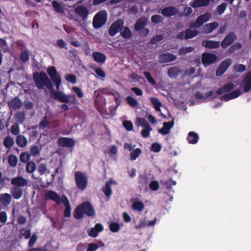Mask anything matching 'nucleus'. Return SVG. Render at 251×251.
Listing matches in <instances>:
<instances>
[{"label": "nucleus", "mask_w": 251, "mask_h": 251, "mask_svg": "<svg viewBox=\"0 0 251 251\" xmlns=\"http://www.w3.org/2000/svg\"><path fill=\"white\" fill-rule=\"evenodd\" d=\"M36 168L35 163L33 161H30L27 163L25 170L28 173L31 174L35 171Z\"/></svg>", "instance_id": "79ce46f5"}, {"label": "nucleus", "mask_w": 251, "mask_h": 251, "mask_svg": "<svg viewBox=\"0 0 251 251\" xmlns=\"http://www.w3.org/2000/svg\"><path fill=\"white\" fill-rule=\"evenodd\" d=\"M75 180L78 188L84 191L88 185V178L86 175L82 172L77 171L75 173Z\"/></svg>", "instance_id": "20e7f679"}, {"label": "nucleus", "mask_w": 251, "mask_h": 251, "mask_svg": "<svg viewBox=\"0 0 251 251\" xmlns=\"http://www.w3.org/2000/svg\"><path fill=\"white\" fill-rule=\"evenodd\" d=\"M199 34V32L197 30H192L190 29H187L185 31V40L193 38L198 35Z\"/></svg>", "instance_id": "e433bc0d"}, {"label": "nucleus", "mask_w": 251, "mask_h": 251, "mask_svg": "<svg viewBox=\"0 0 251 251\" xmlns=\"http://www.w3.org/2000/svg\"><path fill=\"white\" fill-rule=\"evenodd\" d=\"M144 76L147 78L148 81L150 82L153 86L157 85V83L154 78L151 75L150 73L148 72H144L143 73Z\"/></svg>", "instance_id": "3c124183"}, {"label": "nucleus", "mask_w": 251, "mask_h": 251, "mask_svg": "<svg viewBox=\"0 0 251 251\" xmlns=\"http://www.w3.org/2000/svg\"><path fill=\"white\" fill-rule=\"evenodd\" d=\"M99 246L95 243H90L87 249V251H96L98 248Z\"/></svg>", "instance_id": "774afa93"}, {"label": "nucleus", "mask_w": 251, "mask_h": 251, "mask_svg": "<svg viewBox=\"0 0 251 251\" xmlns=\"http://www.w3.org/2000/svg\"><path fill=\"white\" fill-rule=\"evenodd\" d=\"M152 130V128L151 126H147V127H144V128L141 131V135L143 137L145 138H148L150 135V132Z\"/></svg>", "instance_id": "864d4df0"}, {"label": "nucleus", "mask_w": 251, "mask_h": 251, "mask_svg": "<svg viewBox=\"0 0 251 251\" xmlns=\"http://www.w3.org/2000/svg\"><path fill=\"white\" fill-rule=\"evenodd\" d=\"M194 50V48L192 47H182L179 50V54L183 55L187 53L191 52Z\"/></svg>", "instance_id": "de8ad7c7"}, {"label": "nucleus", "mask_w": 251, "mask_h": 251, "mask_svg": "<svg viewBox=\"0 0 251 251\" xmlns=\"http://www.w3.org/2000/svg\"><path fill=\"white\" fill-rule=\"evenodd\" d=\"M7 103L10 109L16 110L21 107L23 102L18 97H16L9 101Z\"/></svg>", "instance_id": "dca6fc26"}, {"label": "nucleus", "mask_w": 251, "mask_h": 251, "mask_svg": "<svg viewBox=\"0 0 251 251\" xmlns=\"http://www.w3.org/2000/svg\"><path fill=\"white\" fill-rule=\"evenodd\" d=\"M75 13L79 16L82 19L87 18L89 12L86 7L83 5L77 6L75 9Z\"/></svg>", "instance_id": "aec40b11"}, {"label": "nucleus", "mask_w": 251, "mask_h": 251, "mask_svg": "<svg viewBox=\"0 0 251 251\" xmlns=\"http://www.w3.org/2000/svg\"><path fill=\"white\" fill-rule=\"evenodd\" d=\"M11 182L15 187H19V188L25 186L28 184L27 180L22 176H18L12 178Z\"/></svg>", "instance_id": "a211bd4d"}, {"label": "nucleus", "mask_w": 251, "mask_h": 251, "mask_svg": "<svg viewBox=\"0 0 251 251\" xmlns=\"http://www.w3.org/2000/svg\"><path fill=\"white\" fill-rule=\"evenodd\" d=\"M18 162V157L14 154L10 155L8 158V162L10 166L15 167L17 166Z\"/></svg>", "instance_id": "58836bf2"}, {"label": "nucleus", "mask_w": 251, "mask_h": 251, "mask_svg": "<svg viewBox=\"0 0 251 251\" xmlns=\"http://www.w3.org/2000/svg\"><path fill=\"white\" fill-rule=\"evenodd\" d=\"M45 198L46 200H52L58 204H60L62 202V199H61L60 196L52 190H49L46 193Z\"/></svg>", "instance_id": "4468645a"}, {"label": "nucleus", "mask_w": 251, "mask_h": 251, "mask_svg": "<svg viewBox=\"0 0 251 251\" xmlns=\"http://www.w3.org/2000/svg\"><path fill=\"white\" fill-rule=\"evenodd\" d=\"M65 79L67 81L71 82L72 84H75L77 82L76 76L73 74H69L65 77Z\"/></svg>", "instance_id": "052dcab7"}, {"label": "nucleus", "mask_w": 251, "mask_h": 251, "mask_svg": "<svg viewBox=\"0 0 251 251\" xmlns=\"http://www.w3.org/2000/svg\"><path fill=\"white\" fill-rule=\"evenodd\" d=\"M41 148L37 145L32 146L30 149V152L32 156H36L38 155L41 151Z\"/></svg>", "instance_id": "49530a36"}, {"label": "nucleus", "mask_w": 251, "mask_h": 251, "mask_svg": "<svg viewBox=\"0 0 251 251\" xmlns=\"http://www.w3.org/2000/svg\"><path fill=\"white\" fill-rule=\"evenodd\" d=\"M148 23V19L145 17L139 18L136 21L134 25V29L137 31L141 30L144 28Z\"/></svg>", "instance_id": "4be33fe9"}, {"label": "nucleus", "mask_w": 251, "mask_h": 251, "mask_svg": "<svg viewBox=\"0 0 251 251\" xmlns=\"http://www.w3.org/2000/svg\"><path fill=\"white\" fill-rule=\"evenodd\" d=\"M3 146L7 149H11L14 144V140L10 136H7L4 138L3 141Z\"/></svg>", "instance_id": "72a5a7b5"}, {"label": "nucleus", "mask_w": 251, "mask_h": 251, "mask_svg": "<svg viewBox=\"0 0 251 251\" xmlns=\"http://www.w3.org/2000/svg\"><path fill=\"white\" fill-rule=\"evenodd\" d=\"M30 159V155L26 152H22L20 155V160L21 162L25 163Z\"/></svg>", "instance_id": "603ef678"}, {"label": "nucleus", "mask_w": 251, "mask_h": 251, "mask_svg": "<svg viewBox=\"0 0 251 251\" xmlns=\"http://www.w3.org/2000/svg\"><path fill=\"white\" fill-rule=\"evenodd\" d=\"M106 91L107 89L105 88H100L96 90L94 93V95L95 97L98 98L100 97V95L106 94Z\"/></svg>", "instance_id": "0e129e2a"}, {"label": "nucleus", "mask_w": 251, "mask_h": 251, "mask_svg": "<svg viewBox=\"0 0 251 251\" xmlns=\"http://www.w3.org/2000/svg\"><path fill=\"white\" fill-rule=\"evenodd\" d=\"M20 59L23 62H25L29 60V55L27 51H24L21 52Z\"/></svg>", "instance_id": "69168bd1"}, {"label": "nucleus", "mask_w": 251, "mask_h": 251, "mask_svg": "<svg viewBox=\"0 0 251 251\" xmlns=\"http://www.w3.org/2000/svg\"><path fill=\"white\" fill-rule=\"evenodd\" d=\"M113 182L112 179L109 180L106 182L105 186L102 189V191L106 197H110L112 194V190L111 188V185Z\"/></svg>", "instance_id": "2f4dec72"}, {"label": "nucleus", "mask_w": 251, "mask_h": 251, "mask_svg": "<svg viewBox=\"0 0 251 251\" xmlns=\"http://www.w3.org/2000/svg\"><path fill=\"white\" fill-rule=\"evenodd\" d=\"M164 18L159 15H154L151 16V21L155 24H158L163 22Z\"/></svg>", "instance_id": "8fccbe9b"}, {"label": "nucleus", "mask_w": 251, "mask_h": 251, "mask_svg": "<svg viewBox=\"0 0 251 251\" xmlns=\"http://www.w3.org/2000/svg\"><path fill=\"white\" fill-rule=\"evenodd\" d=\"M232 63L231 59L228 58L223 61L217 69L216 75L217 76H222L230 67Z\"/></svg>", "instance_id": "9d476101"}, {"label": "nucleus", "mask_w": 251, "mask_h": 251, "mask_svg": "<svg viewBox=\"0 0 251 251\" xmlns=\"http://www.w3.org/2000/svg\"><path fill=\"white\" fill-rule=\"evenodd\" d=\"M178 12V8L175 6H170L164 7L159 12L165 17H171L177 14Z\"/></svg>", "instance_id": "f8f14e48"}, {"label": "nucleus", "mask_w": 251, "mask_h": 251, "mask_svg": "<svg viewBox=\"0 0 251 251\" xmlns=\"http://www.w3.org/2000/svg\"><path fill=\"white\" fill-rule=\"evenodd\" d=\"M13 197L16 200L20 199L23 195V190L19 187H14L11 190Z\"/></svg>", "instance_id": "473e14b6"}, {"label": "nucleus", "mask_w": 251, "mask_h": 251, "mask_svg": "<svg viewBox=\"0 0 251 251\" xmlns=\"http://www.w3.org/2000/svg\"><path fill=\"white\" fill-rule=\"evenodd\" d=\"M242 84H244V91L245 93L248 92L251 89V71L246 74Z\"/></svg>", "instance_id": "6ab92c4d"}, {"label": "nucleus", "mask_w": 251, "mask_h": 251, "mask_svg": "<svg viewBox=\"0 0 251 251\" xmlns=\"http://www.w3.org/2000/svg\"><path fill=\"white\" fill-rule=\"evenodd\" d=\"M124 127L127 131H131L133 129V126L130 121H125L123 123Z\"/></svg>", "instance_id": "13d9d810"}, {"label": "nucleus", "mask_w": 251, "mask_h": 251, "mask_svg": "<svg viewBox=\"0 0 251 251\" xmlns=\"http://www.w3.org/2000/svg\"><path fill=\"white\" fill-rule=\"evenodd\" d=\"M124 25V21L123 19H118L115 21L110 25L109 29V35L113 37L123 29Z\"/></svg>", "instance_id": "6e6552de"}, {"label": "nucleus", "mask_w": 251, "mask_h": 251, "mask_svg": "<svg viewBox=\"0 0 251 251\" xmlns=\"http://www.w3.org/2000/svg\"><path fill=\"white\" fill-rule=\"evenodd\" d=\"M37 240V236L35 234H33L30 237V239L28 241V246L29 248H31L34 246L35 243Z\"/></svg>", "instance_id": "680f3d73"}, {"label": "nucleus", "mask_w": 251, "mask_h": 251, "mask_svg": "<svg viewBox=\"0 0 251 251\" xmlns=\"http://www.w3.org/2000/svg\"><path fill=\"white\" fill-rule=\"evenodd\" d=\"M62 202L65 206V209L63 213L64 217L66 218H70L71 216L70 203L67 197L64 195L62 196Z\"/></svg>", "instance_id": "2eb2a0df"}, {"label": "nucleus", "mask_w": 251, "mask_h": 251, "mask_svg": "<svg viewBox=\"0 0 251 251\" xmlns=\"http://www.w3.org/2000/svg\"><path fill=\"white\" fill-rule=\"evenodd\" d=\"M12 196L8 193H2L0 195V203L3 207L8 206L11 202Z\"/></svg>", "instance_id": "412c9836"}, {"label": "nucleus", "mask_w": 251, "mask_h": 251, "mask_svg": "<svg viewBox=\"0 0 251 251\" xmlns=\"http://www.w3.org/2000/svg\"><path fill=\"white\" fill-rule=\"evenodd\" d=\"M237 39V36L234 32H231L227 34L221 42V46L222 48L226 49L232 44Z\"/></svg>", "instance_id": "1a4fd4ad"}, {"label": "nucleus", "mask_w": 251, "mask_h": 251, "mask_svg": "<svg viewBox=\"0 0 251 251\" xmlns=\"http://www.w3.org/2000/svg\"><path fill=\"white\" fill-rule=\"evenodd\" d=\"M15 119L16 123L23 124L25 120V114L24 112H18L15 114Z\"/></svg>", "instance_id": "c9c22d12"}, {"label": "nucleus", "mask_w": 251, "mask_h": 251, "mask_svg": "<svg viewBox=\"0 0 251 251\" xmlns=\"http://www.w3.org/2000/svg\"><path fill=\"white\" fill-rule=\"evenodd\" d=\"M163 39V36L162 34H160L159 35H156L153 37L151 40V43L152 44H155L158 42L162 40Z\"/></svg>", "instance_id": "338daca9"}, {"label": "nucleus", "mask_w": 251, "mask_h": 251, "mask_svg": "<svg viewBox=\"0 0 251 251\" xmlns=\"http://www.w3.org/2000/svg\"><path fill=\"white\" fill-rule=\"evenodd\" d=\"M33 79L37 88L43 89L46 87L51 90V97L60 102L74 103L75 100L74 95H67L61 91H54L51 80L47 75L43 71L34 73L33 75Z\"/></svg>", "instance_id": "f257e3e1"}, {"label": "nucleus", "mask_w": 251, "mask_h": 251, "mask_svg": "<svg viewBox=\"0 0 251 251\" xmlns=\"http://www.w3.org/2000/svg\"><path fill=\"white\" fill-rule=\"evenodd\" d=\"M218 26L219 24L216 22L207 24L203 27L204 32L207 34L210 33Z\"/></svg>", "instance_id": "cd10ccee"}, {"label": "nucleus", "mask_w": 251, "mask_h": 251, "mask_svg": "<svg viewBox=\"0 0 251 251\" xmlns=\"http://www.w3.org/2000/svg\"><path fill=\"white\" fill-rule=\"evenodd\" d=\"M141 150L139 148H136L135 150L132 151L130 154V160H135L141 154Z\"/></svg>", "instance_id": "a18cd8bd"}, {"label": "nucleus", "mask_w": 251, "mask_h": 251, "mask_svg": "<svg viewBox=\"0 0 251 251\" xmlns=\"http://www.w3.org/2000/svg\"><path fill=\"white\" fill-rule=\"evenodd\" d=\"M10 131L13 135L18 136L20 133V128L18 123L14 124L10 127Z\"/></svg>", "instance_id": "37998d69"}, {"label": "nucleus", "mask_w": 251, "mask_h": 251, "mask_svg": "<svg viewBox=\"0 0 251 251\" xmlns=\"http://www.w3.org/2000/svg\"><path fill=\"white\" fill-rule=\"evenodd\" d=\"M37 170L40 175L42 176L47 173L48 171L47 166L46 164L41 163L38 166Z\"/></svg>", "instance_id": "5fc2aeb1"}, {"label": "nucleus", "mask_w": 251, "mask_h": 251, "mask_svg": "<svg viewBox=\"0 0 251 251\" xmlns=\"http://www.w3.org/2000/svg\"><path fill=\"white\" fill-rule=\"evenodd\" d=\"M218 60L216 55L210 52H203L201 54V63L205 67L214 64Z\"/></svg>", "instance_id": "0eeeda50"}, {"label": "nucleus", "mask_w": 251, "mask_h": 251, "mask_svg": "<svg viewBox=\"0 0 251 251\" xmlns=\"http://www.w3.org/2000/svg\"><path fill=\"white\" fill-rule=\"evenodd\" d=\"M180 72V69L177 67H172L168 69L167 74L171 78L177 77Z\"/></svg>", "instance_id": "7c9ffc66"}, {"label": "nucleus", "mask_w": 251, "mask_h": 251, "mask_svg": "<svg viewBox=\"0 0 251 251\" xmlns=\"http://www.w3.org/2000/svg\"><path fill=\"white\" fill-rule=\"evenodd\" d=\"M49 123L50 121L48 118L45 116L39 123V126L40 127H41L43 128H45L48 126Z\"/></svg>", "instance_id": "6e6d98bb"}, {"label": "nucleus", "mask_w": 251, "mask_h": 251, "mask_svg": "<svg viewBox=\"0 0 251 251\" xmlns=\"http://www.w3.org/2000/svg\"><path fill=\"white\" fill-rule=\"evenodd\" d=\"M92 57L95 61L101 64L105 62L106 59V56L104 53L98 51L93 52Z\"/></svg>", "instance_id": "393cba45"}, {"label": "nucleus", "mask_w": 251, "mask_h": 251, "mask_svg": "<svg viewBox=\"0 0 251 251\" xmlns=\"http://www.w3.org/2000/svg\"><path fill=\"white\" fill-rule=\"evenodd\" d=\"M151 102L153 105L154 108L157 111L159 112L161 111L160 107L161 106V103L157 98L154 97L151 98Z\"/></svg>", "instance_id": "ea45409f"}, {"label": "nucleus", "mask_w": 251, "mask_h": 251, "mask_svg": "<svg viewBox=\"0 0 251 251\" xmlns=\"http://www.w3.org/2000/svg\"><path fill=\"white\" fill-rule=\"evenodd\" d=\"M163 125V126L158 130V132L162 135H166L170 132L171 129L174 126V120L171 122H164Z\"/></svg>", "instance_id": "5701e85b"}, {"label": "nucleus", "mask_w": 251, "mask_h": 251, "mask_svg": "<svg viewBox=\"0 0 251 251\" xmlns=\"http://www.w3.org/2000/svg\"><path fill=\"white\" fill-rule=\"evenodd\" d=\"M187 139L188 142L191 144H196L199 139V137L198 134L196 133L190 131L189 132L188 134V136L187 137Z\"/></svg>", "instance_id": "c85d7f7f"}, {"label": "nucleus", "mask_w": 251, "mask_h": 251, "mask_svg": "<svg viewBox=\"0 0 251 251\" xmlns=\"http://www.w3.org/2000/svg\"><path fill=\"white\" fill-rule=\"evenodd\" d=\"M227 7V4L226 3H222L221 4L218 5L217 8V11L219 14H222L226 10Z\"/></svg>", "instance_id": "4d7b16f0"}, {"label": "nucleus", "mask_w": 251, "mask_h": 251, "mask_svg": "<svg viewBox=\"0 0 251 251\" xmlns=\"http://www.w3.org/2000/svg\"><path fill=\"white\" fill-rule=\"evenodd\" d=\"M211 16L210 13L207 12L199 16L195 22L190 23L189 25L190 28H198L205 23L209 20Z\"/></svg>", "instance_id": "423d86ee"}, {"label": "nucleus", "mask_w": 251, "mask_h": 251, "mask_svg": "<svg viewBox=\"0 0 251 251\" xmlns=\"http://www.w3.org/2000/svg\"><path fill=\"white\" fill-rule=\"evenodd\" d=\"M145 205L143 202L137 201L134 202L132 205V208L136 211H142L144 208Z\"/></svg>", "instance_id": "a19ab883"}, {"label": "nucleus", "mask_w": 251, "mask_h": 251, "mask_svg": "<svg viewBox=\"0 0 251 251\" xmlns=\"http://www.w3.org/2000/svg\"><path fill=\"white\" fill-rule=\"evenodd\" d=\"M126 102L127 104L132 107H136L138 104V101L131 96H127L126 98Z\"/></svg>", "instance_id": "c03bdc74"}, {"label": "nucleus", "mask_w": 251, "mask_h": 251, "mask_svg": "<svg viewBox=\"0 0 251 251\" xmlns=\"http://www.w3.org/2000/svg\"><path fill=\"white\" fill-rule=\"evenodd\" d=\"M47 73L50 76L52 81L54 84L57 90H59L61 84L60 75L58 74L56 68L52 66L48 68Z\"/></svg>", "instance_id": "39448f33"}, {"label": "nucleus", "mask_w": 251, "mask_h": 251, "mask_svg": "<svg viewBox=\"0 0 251 251\" xmlns=\"http://www.w3.org/2000/svg\"><path fill=\"white\" fill-rule=\"evenodd\" d=\"M202 45L209 49H216L220 47L221 44L219 41L206 40L202 42Z\"/></svg>", "instance_id": "b1692460"}, {"label": "nucleus", "mask_w": 251, "mask_h": 251, "mask_svg": "<svg viewBox=\"0 0 251 251\" xmlns=\"http://www.w3.org/2000/svg\"><path fill=\"white\" fill-rule=\"evenodd\" d=\"M149 187L151 190L156 191L158 190L159 188V183L156 180H153L150 183Z\"/></svg>", "instance_id": "bf43d9fd"}, {"label": "nucleus", "mask_w": 251, "mask_h": 251, "mask_svg": "<svg viewBox=\"0 0 251 251\" xmlns=\"http://www.w3.org/2000/svg\"><path fill=\"white\" fill-rule=\"evenodd\" d=\"M16 143L19 147L24 148L27 145V140L24 135H19L16 137Z\"/></svg>", "instance_id": "c756f323"}, {"label": "nucleus", "mask_w": 251, "mask_h": 251, "mask_svg": "<svg viewBox=\"0 0 251 251\" xmlns=\"http://www.w3.org/2000/svg\"><path fill=\"white\" fill-rule=\"evenodd\" d=\"M51 4L52 7L54 8V10L57 12L59 13H64V9L62 5L56 0H53L51 2Z\"/></svg>", "instance_id": "f704fd0d"}, {"label": "nucleus", "mask_w": 251, "mask_h": 251, "mask_svg": "<svg viewBox=\"0 0 251 251\" xmlns=\"http://www.w3.org/2000/svg\"><path fill=\"white\" fill-rule=\"evenodd\" d=\"M85 215L91 217L96 215V211L93 204L88 201L83 202L77 205L73 213V216L76 220L82 219Z\"/></svg>", "instance_id": "f03ea898"}, {"label": "nucleus", "mask_w": 251, "mask_h": 251, "mask_svg": "<svg viewBox=\"0 0 251 251\" xmlns=\"http://www.w3.org/2000/svg\"><path fill=\"white\" fill-rule=\"evenodd\" d=\"M210 0H194L190 3V5L194 8L205 7L209 5Z\"/></svg>", "instance_id": "a878e982"}, {"label": "nucleus", "mask_w": 251, "mask_h": 251, "mask_svg": "<svg viewBox=\"0 0 251 251\" xmlns=\"http://www.w3.org/2000/svg\"><path fill=\"white\" fill-rule=\"evenodd\" d=\"M123 30L121 31V35L125 39H129L132 36V32L127 26H123Z\"/></svg>", "instance_id": "4c0bfd02"}, {"label": "nucleus", "mask_w": 251, "mask_h": 251, "mask_svg": "<svg viewBox=\"0 0 251 251\" xmlns=\"http://www.w3.org/2000/svg\"><path fill=\"white\" fill-rule=\"evenodd\" d=\"M176 56L170 52L160 54L158 56V61L160 63H166L174 61L176 59Z\"/></svg>", "instance_id": "ddd939ff"}, {"label": "nucleus", "mask_w": 251, "mask_h": 251, "mask_svg": "<svg viewBox=\"0 0 251 251\" xmlns=\"http://www.w3.org/2000/svg\"><path fill=\"white\" fill-rule=\"evenodd\" d=\"M107 19V14L106 10H103L99 12L93 18V27L96 29L100 28L105 24Z\"/></svg>", "instance_id": "7ed1b4c3"}, {"label": "nucleus", "mask_w": 251, "mask_h": 251, "mask_svg": "<svg viewBox=\"0 0 251 251\" xmlns=\"http://www.w3.org/2000/svg\"><path fill=\"white\" fill-rule=\"evenodd\" d=\"M57 143L59 146L63 147L73 148L75 146V141L71 138L60 137L58 139Z\"/></svg>", "instance_id": "9b49d317"}, {"label": "nucleus", "mask_w": 251, "mask_h": 251, "mask_svg": "<svg viewBox=\"0 0 251 251\" xmlns=\"http://www.w3.org/2000/svg\"><path fill=\"white\" fill-rule=\"evenodd\" d=\"M234 85L232 83H228L224 85L223 87L220 88L216 91L218 95H221L224 93H228L234 88Z\"/></svg>", "instance_id": "bb28decb"}, {"label": "nucleus", "mask_w": 251, "mask_h": 251, "mask_svg": "<svg viewBox=\"0 0 251 251\" xmlns=\"http://www.w3.org/2000/svg\"><path fill=\"white\" fill-rule=\"evenodd\" d=\"M110 230L112 232H117L120 229V225L116 222L111 223L109 226Z\"/></svg>", "instance_id": "09e8293b"}, {"label": "nucleus", "mask_w": 251, "mask_h": 251, "mask_svg": "<svg viewBox=\"0 0 251 251\" xmlns=\"http://www.w3.org/2000/svg\"><path fill=\"white\" fill-rule=\"evenodd\" d=\"M72 90L76 93L78 98H82L83 97L84 93L80 88L75 86L73 87Z\"/></svg>", "instance_id": "e2e57ef3"}, {"label": "nucleus", "mask_w": 251, "mask_h": 251, "mask_svg": "<svg viewBox=\"0 0 251 251\" xmlns=\"http://www.w3.org/2000/svg\"><path fill=\"white\" fill-rule=\"evenodd\" d=\"M104 228L102 224L98 223L95 225L94 227L88 230L87 233L89 236L91 237H96L97 236L99 232L103 230Z\"/></svg>", "instance_id": "f3484780"}]
</instances>
